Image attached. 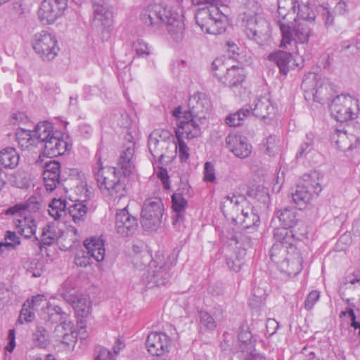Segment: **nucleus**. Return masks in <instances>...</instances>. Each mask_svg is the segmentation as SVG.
Segmentation results:
<instances>
[{
	"instance_id": "obj_18",
	"label": "nucleus",
	"mask_w": 360,
	"mask_h": 360,
	"mask_svg": "<svg viewBox=\"0 0 360 360\" xmlns=\"http://www.w3.org/2000/svg\"><path fill=\"white\" fill-rule=\"evenodd\" d=\"M226 148L236 157L245 158L252 153V146L245 137L236 134H229L226 138Z\"/></svg>"
},
{
	"instance_id": "obj_21",
	"label": "nucleus",
	"mask_w": 360,
	"mask_h": 360,
	"mask_svg": "<svg viewBox=\"0 0 360 360\" xmlns=\"http://www.w3.org/2000/svg\"><path fill=\"white\" fill-rule=\"evenodd\" d=\"M187 200L183 194L175 193L172 196V207L174 212L172 216V225L174 228L181 231L184 227L185 220V210L187 206Z\"/></svg>"
},
{
	"instance_id": "obj_22",
	"label": "nucleus",
	"mask_w": 360,
	"mask_h": 360,
	"mask_svg": "<svg viewBox=\"0 0 360 360\" xmlns=\"http://www.w3.org/2000/svg\"><path fill=\"white\" fill-rule=\"evenodd\" d=\"M164 27L174 41H181L184 36L185 25L182 16L176 13H172L169 10V15L165 19Z\"/></svg>"
},
{
	"instance_id": "obj_63",
	"label": "nucleus",
	"mask_w": 360,
	"mask_h": 360,
	"mask_svg": "<svg viewBox=\"0 0 360 360\" xmlns=\"http://www.w3.org/2000/svg\"><path fill=\"white\" fill-rule=\"evenodd\" d=\"M226 263L228 267L231 270H232L235 272L240 271L242 264H243L242 262L239 259H238V258L232 259L231 257L226 258Z\"/></svg>"
},
{
	"instance_id": "obj_15",
	"label": "nucleus",
	"mask_w": 360,
	"mask_h": 360,
	"mask_svg": "<svg viewBox=\"0 0 360 360\" xmlns=\"http://www.w3.org/2000/svg\"><path fill=\"white\" fill-rule=\"evenodd\" d=\"M303 257L297 246H290L288 256L285 257L278 266L281 272L293 277L299 274L302 269Z\"/></svg>"
},
{
	"instance_id": "obj_17",
	"label": "nucleus",
	"mask_w": 360,
	"mask_h": 360,
	"mask_svg": "<svg viewBox=\"0 0 360 360\" xmlns=\"http://www.w3.org/2000/svg\"><path fill=\"white\" fill-rule=\"evenodd\" d=\"M188 110L185 111L187 117H195L199 120L205 117V112L211 107L210 100L203 93L196 92L188 99Z\"/></svg>"
},
{
	"instance_id": "obj_23",
	"label": "nucleus",
	"mask_w": 360,
	"mask_h": 360,
	"mask_svg": "<svg viewBox=\"0 0 360 360\" xmlns=\"http://www.w3.org/2000/svg\"><path fill=\"white\" fill-rule=\"evenodd\" d=\"M14 227L25 238H31L35 235L37 223L32 215L13 216Z\"/></svg>"
},
{
	"instance_id": "obj_4",
	"label": "nucleus",
	"mask_w": 360,
	"mask_h": 360,
	"mask_svg": "<svg viewBox=\"0 0 360 360\" xmlns=\"http://www.w3.org/2000/svg\"><path fill=\"white\" fill-rule=\"evenodd\" d=\"M301 87L306 92H311L314 101L321 104L328 103L335 94L334 86L328 78L311 72L304 76Z\"/></svg>"
},
{
	"instance_id": "obj_42",
	"label": "nucleus",
	"mask_w": 360,
	"mask_h": 360,
	"mask_svg": "<svg viewBox=\"0 0 360 360\" xmlns=\"http://www.w3.org/2000/svg\"><path fill=\"white\" fill-rule=\"evenodd\" d=\"M58 238V234L54 224H47L42 229L41 235V243L45 245L53 244Z\"/></svg>"
},
{
	"instance_id": "obj_37",
	"label": "nucleus",
	"mask_w": 360,
	"mask_h": 360,
	"mask_svg": "<svg viewBox=\"0 0 360 360\" xmlns=\"http://www.w3.org/2000/svg\"><path fill=\"white\" fill-rule=\"evenodd\" d=\"M239 219L245 229H250L252 226H257L260 222L259 215L252 207L242 209Z\"/></svg>"
},
{
	"instance_id": "obj_45",
	"label": "nucleus",
	"mask_w": 360,
	"mask_h": 360,
	"mask_svg": "<svg viewBox=\"0 0 360 360\" xmlns=\"http://www.w3.org/2000/svg\"><path fill=\"white\" fill-rule=\"evenodd\" d=\"M251 112L248 108H241L235 113L230 114L226 118V123L230 127H238L243 124L245 117L250 116Z\"/></svg>"
},
{
	"instance_id": "obj_58",
	"label": "nucleus",
	"mask_w": 360,
	"mask_h": 360,
	"mask_svg": "<svg viewBox=\"0 0 360 360\" xmlns=\"http://www.w3.org/2000/svg\"><path fill=\"white\" fill-rule=\"evenodd\" d=\"M220 347L224 352L238 353V349L233 347V338L229 334L223 335V340L220 344Z\"/></svg>"
},
{
	"instance_id": "obj_33",
	"label": "nucleus",
	"mask_w": 360,
	"mask_h": 360,
	"mask_svg": "<svg viewBox=\"0 0 360 360\" xmlns=\"http://www.w3.org/2000/svg\"><path fill=\"white\" fill-rule=\"evenodd\" d=\"M266 24L264 21L258 22L255 17H251L248 19L245 28V32L248 39L260 43L263 32L260 29L262 26Z\"/></svg>"
},
{
	"instance_id": "obj_54",
	"label": "nucleus",
	"mask_w": 360,
	"mask_h": 360,
	"mask_svg": "<svg viewBox=\"0 0 360 360\" xmlns=\"http://www.w3.org/2000/svg\"><path fill=\"white\" fill-rule=\"evenodd\" d=\"M4 240L8 245H11L8 246V250H15L20 245V238L15 231H6L4 234Z\"/></svg>"
},
{
	"instance_id": "obj_19",
	"label": "nucleus",
	"mask_w": 360,
	"mask_h": 360,
	"mask_svg": "<svg viewBox=\"0 0 360 360\" xmlns=\"http://www.w3.org/2000/svg\"><path fill=\"white\" fill-rule=\"evenodd\" d=\"M195 119V117H187L186 113L184 112L182 120L177 122V128L175 130L176 137L192 139L199 136L201 131Z\"/></svg>"
},
{
	"instance_id": "obj_13",
	"label": "nucleus",
	"mask_w": 360,
	"mask_h": 360,
	"mask_svg": "<svg viewBox=\"0 0 360 360\" xmlns=\"http://www.w3.org/2000/svg\"><path fill=\"white\" fill-rule=\"evenodd\" d=\"M138 228V219L131 215L126 206L118 210L115 216V230L122 237L131 236Z\"/></svg>"
},
{
	"instance_id": "obj_8",
	"label": "nucleus",
	"mask_w": 360,
	"mask_h": 360,
	"mask_svg": "<svg viewBox=\"0 0 360 360\" xmlns=\"http://www.w3.org/2000/svg\"><path fill=\"white\" fill-rule=\"evenodd\" d=\"M32 47L44 61L52 60L59 51L56 37L44 30L34 34L32 39Z\"/></svg>"
},
{
	"instance_id": "obj_61",
	"label": "nucleus",
	"mask_w": 360,
	"mask_h": 360,
	"mask_svg": "<svg viewBox=\"0 0 360 360\" xmlns=\"http://www.w3.org/2000/svg\"><path fill=\"white\" fill-rule=\"evenodd\" d=\"M279 328V323L274 319H268L266 323V330L269 336H272Z\"/></svg>"
},
{
	"instance_id": "obj_1",
	"label": "nucleus",
	"mask_w": 360,
	"mask_h": 360,
	"mask_svg": "<svg viewBox=\"0 0 360 360\" xmlns=\"http://www.w3.org/2000/svg\"><path fill=\"white\" fill-rule=\"evenodd\" d=\"M134 146L135 143L130 142L122 152L117 161L119 169L104 167L101 157L96 155L97 160L92 166V173L98 188L108 200L120 199L127 195L126 179L134 169Z\"/></svg>"
},
{
	"instance_id": "obj_38",
	"label": "nucleus",
	"mask_w": 360,
	"mask_h": 360,
	"mask_svg": "<svg viewBox=\"0 0 360 360\" xmlns=\"http://www.w3.org/2000/svg\"><path fill=\"white\" fill-rule=\"evenodd\" d=\"M289 250L290 247L285 246L281 243H274L269 250V257L271 260L278 266L282 262L283 259L288 256Z\"/></svg>"
},
{
	"instance_id": "obj_36",
	"label": "nucleus",
	"mask_w": 360,
	"mask_h": 360,
	"mask_svg": "<svg viewBox=\"0 0 360 360\" xmlns=\"http://www.w3.org/2000/svg\"><path fill=\"white\" fill-rule=\"evenodd\" d=\"M310 190H307L302 185H298L294 193H292V200L300 210L304 209L312 198Z\"/></svg>"
},
{
	"instance_id": "obj_10",
	"label": "nucleus",
	"mask_w": 360,
	"mask_h": 360,
	"mask_svg": "<svg viewBox=\"0 0 360 360\" xmlns=\"http://www.w3.org/2000/svg\"><path fill=\"white\" fill-rule=\"evenodd\" d=\"M169 10L160 4H151L145 7L141 13V20L153 31L164 27V22Z\"/></svg>"
},
{
	"instance_id": "obj_55",
	"label": "nucleus",
	"mask_w": 360,
	"mask_h": 360,
	"mask_svg": "<svg viewBox=\"0 0 360 360\" xmlns=\"http://www.w3.org/2000/svg\"><path fill=\"white\" fill-rule=\"evenodd\" d=\"M34 311L31 307H28L26 303H24L20 311L18 321L22 323L25 322H31L34 319Z\"/></svg>"
},
{
	"instance_id": "obj_43",
	"label": "nucleus",
	"mask_w": 360,
	"mask_h": 360,
	"mask_svg": "<svg viewBox=\"0 0 360 360\" xmlns=\"http://www.w3.org/2000/svg\"><path fill=\"white\" fill-rule=\"evenodd\" d=\"M49 333L43 326H38L32 334V342L35 347L45 348L49 345Z\"/></svg>"
},
{
	"instance_id": "obj_35",
	"label": "nucleus",
	"mask_w": 360,
	"mask_h": 360,
	"mask_svg": "<svg viewBox=\"0 0 360 360\" xmlns=\"http://www.w3.org/2000/svg\"><path fill=\"white\" fill-rule=\"evenodd\" d=\"M19 160V154L14 148L7 147L0 152V163L5 168H15L18 165Z\"/></svg>"
},
{
	"instance_id": "obj_39",
	"label": "nucleus",
	"mask_w": 360,
	"mask_h": 360,
	"mask_svg": "<svg viewBox=\"0 0 360 360\" xmlns=\"http://www.w3.org/2000/svg\"><path fill=\"white\" fill-rule=\"evenodd\" d=\"M158 133H152L148 139V146L151 155L155 158H158L160 160L165 157V153L162 151L164 148L166 143L165 141H160L158 139H156Z\"/></svg>"
},
{
	"instance_id": "obj_41",
	"label": "nucleus",
	"mask_w": 360,
	"mask_h": 360,
	"mask_svg": "<svg viewBox=\"0 0 360 360\" xmlns=\"http://www.w3.org/2000/svg\"><path fill=\"white\" fill-rule=\"evenodd\" d=\"M314 138L315 136L311 132L306 134L305 139L300 144L299 150L296 153L295 158L297 160L306 158L307 155L314 150Z\"/></svg>"
},
{
	"instance_id": "obj_30",
	"label": "nucleus",
	"mask_w": 360,
	"mask_h": 360,
	"mask_svg": "<svg viewBox=\"0 0 360 360\" xmlns=\"http://www.w3.org/2000/svg\"><path fill=\"white\" fill-rule=\"evenodd\" d=\"M55 336L57 340L66 346H70L77 341V334L72 330L71 323H69L66 326L57 325L54 330Z\"/></svg>"
},
{
	"instance_id": "obj_11",
	"label": "nucleus",
	"mask_w": 360,
	"mask_h": 360,
	"mask_svg": "<svg viewBox=\"0 0 360 360\" xmlns=\"http://www.w3.org/2000/svg\"><path fill=\"white\" fill-rule=\"evenodd\" d=\"M171 269L172 267L166 263L151 266L141 278L144 288L165 285L171 278Z\"/></svg>"
},
{
	"instance_id": "obj_60",
	"label": "nucleus",
	"mask_w": 360,
	"mask_h": 360,
	"mask_svg": "<svg viewBox=\"0 0 360 360\" xmlns=\"http://www.w3.org/2000/svg\"><path fill=\"white\" fill-rule=\"evenodd\" d=\"M94 360H115V356L105 347H101Z\"/></svg>"
},
{
	"instance_id": "obj_57",
	"label": "nucleus",
	"mask_w": 360,
	"mask_h": 360,
	"mask_svg": "<svg viewBox=\"0 0 360 360\" xmlns=\"http://www.w3.org/2000/svg\"><path fill=\"white\" fill-rule=\"evenodd\" d=\"M320 292L318 290L311 291L307 296L304 301V308L307 311L313 309L316 302L319 300Z\"/></svg>"
},
{
	"instance_id": "obj_47",
	"label": "nucleus",
	"mask_w": 360,
	"mask_h": 360,
	"mask_svg": "<svg viewBox=\"0 0 360 360\" xmlns=\"http://www.w3.org/2000/svg\"><path fill=\"white\" fill-rule=\"evenodd\" d=\"M238 340L239 342L238 350L250 349L255 347V344L252 341V335L248 328H240L238 335Z\"/></svg>"
},
{
	"instance_id": "obj_16",
	"label": "nucleus",
	"mask_w": 360,
	"mask_h": 360,
	"mask_svg": "<svg viewBox=\"0 0 360 360\" xmlns=\"http://www.w3.org/2000/svg\"><path fill=\"white\" fill-rule=\"evenodd\" d=\"M331 140L341 151H354L355 153L360 154V137L336 129L331 135Z\"/></svg>"
},
{
	"instance_id": "obj_53",
	"label": "nucleus",
	"mask_w": 360,
	"mask_h": 360,
	"mask_svg": "<svg viewBox=\"0 0 360 360\" xmlns=\"http://www.w3.org/2000/svg\"><path fill=\"white\" fill-rule=\"evenodd\" d=\"M25 303L27 304L28 307L35 310H37L39 307L44 309L45 305L47 307L49 304L46 296L41 294L32 297L31 300H27Z\"/></svg>"
},
{
	"instance_id": "obj_51",
	"label": "nucleus",
	"mask_w": 360,
	"mask_h": 360,
	"mask_svg": "<svg viewBox=\"0 0 360 360\" xmlns=\"http://www.w3.org/2000/svg\"><path fill=\"white\" fill-rule=\"evenodd\" d=\"M93 260L86 250H79L75 255L74 262L77 266L86 267L93 263Z\"/></svg>"
},
{
	"instance_id": "obj_6",
	"label": "nucleus",
	"mask_w": 360,
	"mask_h": 360,
	"mask_svg": "<svg viewBox=\"0 0 360 360\" xmlns=\"http://www.w3.org/2000/svg\"><path fill=\"white\" fill-rule=\"evenodd\" d=\"M330 110L338 122H344L353 120L359 111V101L350 95H338L332 99Z\"/></svg>"
},
{
	"instance_id": "obj_28",
	"label": "nucleus",
	"mask_w": 360,
	"mask_h": 360,
	"mask_svg": "<svg viewBox=\"0 0 360 360\" xmlns=\"http://www.w3.org/2000/svg\"><path fill=\"white\" fill-rule=\"evenodd\" d=\"M297 214L296 208L285 207L277 210L276 217L283 226L292 229L299 221Z\"/></svg>"
},
{
	"instance_id": "obj_56",
	"label": "nucleus",
	"mask_w": 360,
	"mask_h": 360,
	"mask_svg": "<svg viewBox=\"0 0 360 360\" xmlns=\"http://www.w3.org/2000/svg\"><path fill=\"white\" fill-rule=\"evenodd\" d=\"M177 143L176 144V148L179 150V158L181 162H186L189 158V148L184 142V139L181 138H176Z\"/></svg>"
},
{
	"instance_id": "obj_26",
	"label": "nucleus",
	"mask_w": 360,
	"mask_h": 360,
	"mask_svg": "<svg viewBox=\"0 0 360 360\" xmlns=\"http://www.w3.org/2000/svg\"><path fill=\"white\" fill-rule=\"evenodd\" d=\"M86 250L96 262L103 261L105 256L104 240L101 238L92 237L86 238L84 242Z\"/></svg>"
},
{
	"instance_id": "obj_14",
	"label": "nucleus",
	"mask_w": 360,
	"mask_h": 360,
	"mask_svg": "<svg viewBox=\"0 0 360 360\" xmlns=\"http://www.w3.org/2000/svg\"><path fill=\"white\" fill-rule=\"evenodd\" d=\"M172 340L165 333L151 332L147 337L146 346L153 356H160L169 352Z\"/></svg>"
},
{
	"instance_id": "obj_64",
	"label": "nucleus",
	"mask_w": 360,
	"mask_h": 360,
	"mask_svg": "<svg viewBox=\"0 0 360 360\" xmlns=\"http://www.w3.org/2000/svg\"><path fill=\"white\" fill-rule=\"evenodd\" d=\"M44 184L46 190L49 192L53 191L60 181L53 179L50 177L43 176Z\"/></svg>"
},
{
	"instance_id": "obj_12",
	"label": "nucleus",
	"mask_w": 360,
	"mask_h": 360,
	"mask_svg": "<svg viewBox=\"0 0 360 360\" xmlns=\"http://www.w3.org/2000/svg\"><path fill=\"white\" fill-rule=\"evenodd\" d=\"M67 0H44L38 11V17L43 24H52L61 16L67 8Z\"/></svg>"
},
{
	"instance_id": "obj_62",
	"label": "nucleus",
	"mask_w": 360,
	"mask_h": 360,
	"mask_svg": "<svg viewBox=\"0 0 360 360\" xmlns=\"http://www.w3.org/2000/svg\"><path fill=\"white\" fill-rule=\"evenodd\" d=\"M48 173H60V164L59 162L53 160L46 162L44 172Z\"/></svg>"
},
{
	"instance_id": "obj_2",
	"label": "nucleus",
	"mask_w": 360,
	"mask_h": 360,
	"mask_svg": "<svg viewBox=\"0 0 360 360\" xmlns=\"http://www.w3.org/2000/svg\"><path fill=\"white\" fill-rule=\"evenodd\" d=\"M16 138L22 149L40 144L44 153L51 158L63 155L72 148L68 136L60 131H53L52 124L48 121L38 123L32 131L19 129Z\"/></svg>"
},
{
	"instance_id": "obj_49",
	"label": "nucleus",
	"mask_w": 360,
	"mask_h": 360,
	"mask_svg": "<svg viewBox=\"0 0 360 360\" xmlns=\"http://www.w3.org/2000/svg\"><path fill=\"white\" fill-rule=\"evenodd\" d=\"M198 314L201 330H214L217 328V322L207 311L201 310Z\"/></svg>"
},
{
	"instance_id": "obj_34",
	"label": "nucleus",
	"mask_w": 360,
	"mask_h": 360,
	"mask_svg": "<svg viewBox=\"0 0 360 360\" xmlns=\"http://www.w3.org/2000/svg\"><path fill=\"white\" fill-rule=\"evenodd\" d=\"M274 238L276 241L274 243H281L288 247L295 246V234L291 228L283 226L274 229Z\"/></svg>"
},
{
	"instance_id": "obj_59",
	"label": "nucleus",
	"mask_w": 360,
	"mask_h": 360,
	"mask_svg": "<svg viewBox=\"0 0 360 360\" xmlns=\"http://www.w3.org/2000/svg\"><path fill=\"white\" fill-rule=\"evenodd\" d=\"M157 176L160 179L165 189L170 188L169 176L166 168L160 167L157 171Z\"/></svg>"
},
{
	"instance_id": "obj_9",
	"label": "nucleus",
	"mask_w": 360,
	"mask_h": 360,
	"mask_svg": "<svg viewBox=\"0 0 360 360\" xmlns=\"http://www.w3.org/2000/svg\"><path fill=\"white\" fill-rule=\"evenodd\" d=\"M163 216V204L160 198H153L145 200L142 211L141 223L146 230L153 231L158 229Z\"/></svg>"
},
{
	"instance_id": "obj_20",
	"label": "nucleus",
	"mask_w": 360,
	"mask_h": 360,
	"mask_svg": "<svg viewBox=\"0 0 360 360\" xmlns=\"http://www.w3.org/2000/svg\"><path fill=\"white\" fill-rule=\"evenodd\" d=\"M41 207L39 198L36 195H31L26 201L16 203L5 210L6 215L22 216L31 215L37 212Z\"/></svg>"
},
{
	"instance_id": "obj_50",
	"label": "nucleus",
	"mask_w": 360,
	"mask_h": 360,
	"mask_svg": "<svg viewBox=\"0 0 360 360\" xmlns=\"http://www.w3.org/2000/svg\"><path fill=\"white\" fill-rule=\"evenodd\" d=\"M238 357L240 360H266V356L257 352L255 347L246 350H238Z\"/></svg>"
},
{
	"instance_id": "obj_52",
	"label": "nucleus",
	"mask_w": 360,
	"mask_h": 360,
	"mask_svg": "<svg viewBox=\"0 0 360 360\" xmlns=\"http://www.w3.org/2000/svg\"><path fill=\"white\" fill-rule=\"evenodd\" d=\"M203 181L206 183H214L216 181V169L211 162H205L203 166Z\"/></svg>"
},
{
	"instance_id": "obj_29",
	"label": "nucleus",
	"mask_w": 360,
	"mask_h": 360,
	"mask_svg": "<svg viewBox=\"0 0 360 360\" xmlns=\"http://www.w3.org/2000/svg\"><path fill=\"white\" fill-rule=\"evenodd\" d=\"M68 314L63 311L58 306L49 304L42 314V319L51 323H60L59 325L66 326Z\"/></svg>"
},
{
	"instance_id": "obj_40",
	"label": "nucleus",
	"mask_w": 360,
	"mask_h": 360,
	"mask_svg": "<svg viewBox=\"0 0 360 360\" xmlns=\"http://www.w3.org/2000/svg\"><path fill=\"white\" fill-rule=\"evenodd\" d=\"M68 210L75 223L79 224L84 220L87 212V207L83 201L70 205Z\"/></svg>"
},
{
	"instance_id": "obj_27",
	"label": "nucleus",
	"mask_w": 360,
	"mask_h": 360,
	"mask_svg": "<svg viewBox=\"0 0 360 360\" xmlns=\"http://www.w3.org/2000/svg\"><path fill=\"white\" fill-rule=\"evenodd\" d=\"M268 60L278 66L281 75L286 76L290 70V63L292 62V56L289 52L278 51L270 53Z\"/></svg>"
},
{
	"instance_id": "obj_7",
	"label": "nucleus",
	"mask_w": 360,
	"mask_h": 360,
	"mask_svg": "<svg viewBox=\"0 0 360 360\" xmlns=\"http://www.w3.org/2000/svg\"><path fill=\"white\" fill-rule=\"evenodd\" d=\"M291 23L279 22V27L282 34L281 46L285 48L292 41L299 44L307 43L311 35V27L307 22H301L292 26Z\"/></svg>"
},
{
	"instance_id": "obj_48",
	"label": "nucleus",
	"mask_w": 360,
	"mask_h": 360,
	"mask_svg": "<svg viewBox=\"0 0 360 360\" xmlns=\"http://www.w3.org/2000/svg\"><path fill=\"white\" fill-rule=\"evenodd\" d=\"M295 18L299 17L302 18L304 22H307L308 23H311L315 20V13L309 6V3L300 4L299 3V6H297V11H296Z\"/></svg>"
},
{
	"instance_id": "obj_3",
	"label": "nucleus",
	"mask_w": 360,
	"mask_h": 360,
	"mask_svg": "<svg viewBox=\"0 0 360 360\" xmlns=\"http://www.w3.org/2000/svg\"><path fill=\"white\" fill-rule=\"evenodd\" d=\"M210 6L198 9L195 18L196 24L202 32L218 35L225 32L228 25V18L214 4L217 0H210Z\"/></svg>"
},
{
	"instance_id": "obj_44",
	"label": "nucleus",
	"mask_w": 360,
	"mask_h": 360,
	"mask_svg": "<svg viewBox=\"0 0 360 360\" xmlns=\"http://www.w3.org/2000/svg\"><path fill=\"white\" fill-rule=\"evenodd\" d=\"M302 186L306 187L307 190H310V193L312 195H319V193L322 191L319 174L316 172L311 173L307 176V179L304 180Z\"/></svg>"
},
{
	"instance_id": "obj_32",
	"label": "nucleus",
	"mask_w": 360,
	"mask_h": 360,
	"mask_svg": "<svg viewBox=\"0 0 360 360\" xmlns=\"http://www.w3.org/2000/svg\"><path fill=\"white\" fill-rule=\"evenodd\" d=\"M252 113L257 117L266 119L274 113V108L269 98L263 97L255 101Z\"/></svg>"
},
{
	"instance_id": "obj_24",
	"label": "nucleus",
	"mask_w": 360,
	"mask_h": 360,
	"mask_svg": "<svg viewBox=\"0 0 360 360\" xmlns=\"http://www.w3.org/2000/svg\"><path fill=\"white\" fill-rule=\"evenodd\" d=\"M64 299L70 303L77 316L87 317L91 311V304L87 295H68L64 294Z\"/></svg>"
},
{
	"instance_id": "obj_46",
	"label": "nucleus",
	"mask_w": 360,
	"mask_h": 360,
	"mask_svg": "<svg viewBox=\"0 0 360 360\" xmlns=\"http://www.w3.org/2000/svg\"><path fill=\"white\" fill-rule=\"evenodd\" d=\"M132 50L139 58H146L153 53V48L143 39H138L133 42Z\"/></svg>"
},
{
	"instance_id": "obj_31",
	"label": "nucleus",
	"mask_w": 360,
	"mask_h": 360,
	"mask_svg": "<svg viewBox=\"0 0 360 360\" xmlns=\"http://www.w3.org/2000/svg\"><path fill=\"white\" fill-rule=\"evenodd\" d=\"M94 22L101 23L105 28L110 27L112 24V12L105 5L95 4L94 6Z\"/></svg>"
},
{
	"instance_id": "obj_5",
	"label": "nucleus",
	"mask_w": 360,
	"mask_h": 360,
	"mask_svg": "<svg viewBox=\"0 0 360 360\" xmlns=\"http://www.w3.org/2000/svg\"><path fill=\"white\" fill-rule=\"evenodd\" d=\"M214 76L224 86H229L236 93V89H241L246 75L243 67L233 65L228 68L223 59L216 58L212 63Z\"/></svg>"
},
{
	"instance_id": "obj_25",
	"label": "nucleus",
	"mask_w": 360,
	"mask_h": 360,
	"mask_svg": "<svg viewBox=\"0 0 360 360\" xmlns=\"http://www.w3.org/2000/svg\"><path fill=\"white\" fill-rule=\"evenodd\" d=\"M297 6H299L297 0H278L277 12L280 18L277 22L278 25L280 21L291 24L292 20L295 21Z\"/></svg>"
}]
</instances>
